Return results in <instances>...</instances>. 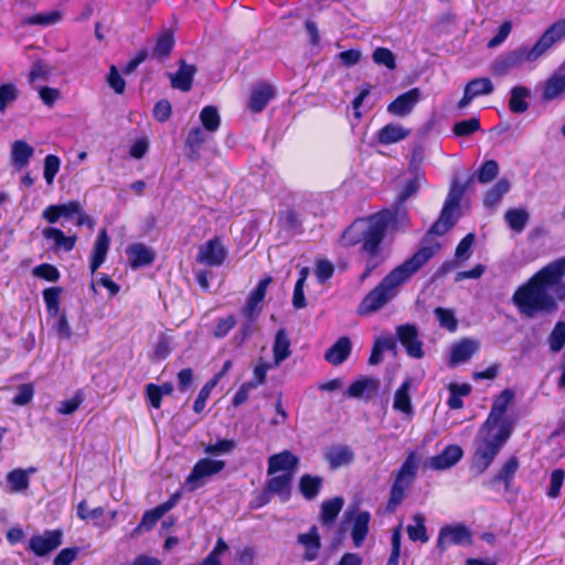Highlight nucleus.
Here are the masks:
<instances>
[{
    "label": "nucleus",
    "instance_id": "obj_1",
    "mask_svg": "<svg viewBox=\"0 0 565 565\" xmlns=\"http://www.w3.org/2000/svg\"><path fill=\"white\" fill-rule=\"evenodd\" d=\"M564 268L563 260H554L515 290L512 302L520 315L535 318L557 309L558 302L565 299Z\"/></svg>",
    "mask_w": 565,
    "mask_h": 565
},
{
    "label": "nucleus",
    "instance_id": "obj_2",
    "mask_svg": "<svg viewBox=\"0 0 565 565\" xmlns=\"http://www.w3.org/2000/svg\"><path fill=\"white\" fill-rule=\"evenodd\" d=\"M438 244L423 245L411 258L391 270L360 302L358 313L370 316L392 301L406 284L438 250Z\"/></svg>",
    "mask_w": 565,
    "mask_h": 565
},
{
    "label": "nucleus",
    "instance_id": "obj_3",
    "mask_svg": "<svg viewBox=\"0 0 565 565\" xmlns=\"http://www.w3.org/2000/svg\"><path fill=\"white\" fill-rule=\"evenodd\" d=\"M438 244L423 245L411 258L391 270L360 302L358 313L370 316L392 301L406 284L438 250Z\"/></svg>",
    "mask_w": 565,
    "mask_h": 565
},
{
    "label": "nucleus",
    "instance_id": "obj_4",
    "mask_svg": "<svg viewBox=\"0 0 565 565\" xmlns=\"http://www.w3.org/2000/svg\"><path fill=\"white\" fill-rule=\"evenodd\" d=\"M391 221L392 213L390 211H381L366 218L356 220L342 234L341 242L344 246H353L361 243L363 252L370 256L366 262V268L361 275V280H365L377 266L374 257L379 254L380 245Z\"/></svg>",
    "mask_w": 565,
    "mask_h": 565
},
{
    "label": "nucleus",
    "instance_id": "obj_5",
    "mask_svg": "<svg viewBox=\"0 0 565 565\" xmlns=\"http://www.w3.org/2000/svg\"><path fill=\"white\" fill-rule=\"evenodd\" d=\"M511 434L510 426H482L480 428L470 466L475 475L480 476L490 467Z\"/></svg>",
    "mask_w": 565,
    "mask_h": 565
},
{
    "label": "nucleus",
    "instance_id": "obj_6",
    "mask_svg": "<svg viewBox=\"0 0 565 565\" xmlns=\"http://www.w3.org/2000/svg\"><path fill=\"white\" fill-rule=\"evenodd\" d=\"M541 57L534 44L532 46L522 44L513 50L499 54L491 63L490 71L492 75L503 77L526 63L533 64L537 62Z\"/></svg>",
    "mask_w": 565,
    "mask_h": 565
},
{
    "label": "nucleus",
    "instance_id": "obj_7",
    "mask_svg": "<svg viewBox=\"0 0 565 565\" xmlns=\"http://www.w3.org/2000/svg\"><path fill=\"white\" fill-rule=\"evenodd\" d=\"M420 459L416 452L408 454L406 460L396 472L393 486L390 492V499L386 509L391 512L403 502L405 493L411 489L419 467Z\"/></svg>",
    "mask_w": 565,
    "mask_h": 565
},
{
    "label": "nucleus",
    "instance_id": "obj_8",
    "mask_svg": "<svg viewBox=\"0 0 565 565\" xmlns=\"http://www.w3.org/2000/svg\"><path fill=\"white\" fill-rule=\"evenodd\" d=\"M225 468V461L211 458L200 459L184 481L188 491L203 487L207 480Z\"/></svg>",
    "mask_w": 565,
    "mask_h": 565
},
{
    "label": "nucleus",
    "instance_id": "obj_9",
    "mask_svg": "<svg viewBox=\"0 0 565 565\" xmlns=\"http://www.w3.org/2000/svg\"><path fill=\"white\" fill-rule=\"evenodd\" d=\"M462 194L463 188L457 183H452L445 201L440 217L431 226L429 233L435 235H443L455 224L456 218L454 214L458 210Z\"/></svg>",
    "mask_w": 565,
    "mask_h": 565
},
{
    "label": "nucleus",
    "instance_id": "obj_10",
    "mask_svg": "<svg viewBox=\"0 0 565 565\" xmlns=\"http://www.w3.org/2000/svg\"><path fill=\"white\" fill-rule=\"evenodd\" d=\"M42 217L50 224H55L62 217L66 220L76 217L77 226L90 223V218L84 213L79 202L77 201L51 204L43 210Z\"/></svg>",
    "mask_w": 565,
    "mask_h": 565
},
{
    "label": "nucleus",
    "instance_id": "obj_11",
    "mask_svg": "<svg viewBox=\"0 0 565 565\" xmlns=\"http://www.w3.org/2000/svg\"><path fill=\"white\" fill-rule=\"evenodd\" d=\"M396 337L405 349L407 355L413 359H423L425 351L423 341L419 339V332L416 326L405 323L396 328Z\"/></svg>",
    "mask_w": 565,
    "mask_h": 565
},
{
    "label": "nucleus",
    "instance_id": "obj_12",
    "mask_svg": "<svg viewBox=\"0 0 565 565\" xmlns=\"http://www.w3.org/2000/svg\"><path fill=\"white\" fill-rule=\"evenodd\" d=\"M63 541L62 530H46L42 534L33 535L29 541V550L36 556H46L56 550Z\"/></svg>",
    "mask_w": 565,
    "mask_h": 565
},
{
    "label": "nucleus",
    "instance_id": "obj_13",
    "mask_svg": "<svg viewBox=\"0 0 565 565\" xmlns=\"http://www.w3.org/2000/svg\"><path fill=\"white\" fill-rule=\"evenodd\" d=\"M226 256L227 250L222 241L218 237H214L199 247L196 262L210 267H218L224 263Z\"/></svg>",
    "mask_w": 565,
    "mask_h": 565
},
{
    "label": "nucleus",
    "instance_id": "obj_14",
    "mask_svg": "<svg viewBox=\"0 0 565 565\" xmlns=\"http://www.w3.org/2000/svg\"><path fill=\"white\" fill-rule=\"evenodd\" d=\"M565 40V19L551 24L534 43L535 49L543 57L556 43Z\"/></svg>",
    "mask_w": 565,
    "mask_h": 565
},
{
    "label": "nucleus",
    "instance_id": "obj_15",
    "mask_svg": "<svg viewBox=\"0 0 565 565\" xmlns=\"http://www.w3.org/2000/svg\"><path fill=\"white\" fill-rule=\"evenodd\" d=\"M480 349V343L476 339L463 338L458 342H455L449 351L448 364L456 366L463 364L471 359Z\"/></svg>",
    "mask_w": 565,
    "mask_h": 565
},
{
    "label": "nucleus",
    "instance_id": "obj_16",
    "mask_svg": "<svg viewBox=\"0 0 565 565\" xmlns=\"http://www.w3.org/2000/svg\"><path fill=\"white\" fill-rule=\"evenodd\" d=\"M494 86L490 78L478 77L467 83L463 90V96L458 103L459 109H465L471 102L480 96L490 95Z\"/></svg>",
    "mask_w": 565,
    "mask_h": 565
},
{
    "label": "nucleus",
    "instance_id": "obj_17",
    "mask_svg": "<svg viewBox=\"0 0 565 565\" xmlns=\"http://www.w3.org/2000/svg\"><path fill=\"white\" fill-rule=\"evenodd\" d=\"M380 388V381L375 377L362 376L355 380L347 390L348 397L369 401Z\"/></svg>",
    "mask_w": 565,
    "mask_h": 565
},
{
    "label": "nucleus",
    "instance_id": "obj_18",
    "mask_svg": "<svg viewBox=\"0 0 565 565\" xmlns=\"http://www.w3.org/2000/svg\"><path fill=\"white\" fill-rule=\"evenodd\" d=\"M471 543L470 530L461 524L441 527L438 536V545L445 547L450 544L462 545Z\"/></svg>",
    "mask_w": 565,
    "mask_h": 565
},
{
    "label": "nucleus",
    "instance_id": "obj_19",
    "mask_svg": "<svg viewBox=\"0 0 565 565\" xmlns=\"http://www.w3.org/2000/svg\"><path fill=\"white\" fill-rule=\"evenodd\" d=\"M462 456L463 451L459 446L449 445L439 455L430 457L426 466L433 470H446L454 467Z\"/></svg>",
    "mask_w": 565,
    "mask_h": 565
},
{
    "label": "nucleus",
    "instance_id": "obj_20",
    "mask_svg": "<svg viewBox=\"0 0 565 565\" xmlns=\"http://www.w3.org/2000/svg\"><path fill=\"white\" fill-rule=\"evenodd\" d=\"M299 463V458L288 450H284L279 454L273 455L268 458V475H275L277 472L294 473Z\"/></svg>",
    "mask_w": 565,
    "mask_h": 565
},
{
    "label": "nucleus",
    "instance_id": "obj_21",
    "mask_svg": "<svg viewBox=\"0 0 565 565\" xmlns=\"http://www.w3.org/2000/svg\"><path fill=\"white\" fill-rule=\"evenodd\" d=\"M276 89L273 85L267 83L256 84L248 98V108L253 113H260L265 109L268 103L275 97Z\"/></svg>",
    "mask_w": 565,
    "mask_h": 565
},
{
    "label": "nucleus",
    "instance_id": "obj_22",
    "mask_svg": "<svg viewBox=\"0 0 565 565\" xmlns=\"http://www.w3.org/2000/svg\"><path fill=\"white\" fill-rule=\"evenodd\" d=\"M420 93L418 88H412L408 92L399 95L388 106L387 111L391 115L404 117L408 115L416 104L419 102Z\"/></svg>",
    "mask_w": 565,
    "mask_h": 565
},
{
    "label": "nucleus",
    "instance_id": "obj_23",
    "mask_svg": "<svg viewBox=\"0 0 565 565\" xmlns=\"http://www.w3.org/2000/svg\"><path fill=\"white\" fill-rule=\"evenodd\" d=\"M110 246V239L105 228L100 230L97 238L94 243L89 268L92 274H94L105 262L108 249Z\"/></svg>",
    "mask_w": 565,
    "mask_h": 565
},
{
    "label": "nucleus",
    "instance_id": "obj_24",
    "mask_svg": "<svg viewBox=\"0 0 565 565\" xmlns=\"http://www.w3.org/2000/svg\"><path fill=\"white\" fill-rule=\"evenodd\" d=\"M42 235L46 241L53 243V248L64 252H71L77 241L76 235H65L60 228L53 226L44 228Z\"/></svg>",
    "mask_w": 565,
    "mask_h": 565
},
{
    "label": "nucleus",
    "instance_id": "obj_25",
    "mask_svg": "<svg viewBox=\"0 0 565 565\" xmlns=\"http://www.w3.org/2000/svg\"><path fill=\"white\" fill-rule=\"evenodd\" d=\"M411 130L401 124H387L377 131L376 139L381 145H392L406 139Z\"/></svg>",
    "mask_w": 565,
    "mask_h": 565
},
{
    "label": "nucleus",
    "instance_id": "obj_26",
    "mask_svg": "<svg viewBox=\"0 0 565 565\" xmlns=\"http://www.w3.org/2000/svg\"><path fill=\"white\" fill-rule=\"evenodd\" d=\"M127 256L132 268H139L150 265L154 259V253L151 248L141 243H136L127 248Z\"/></svg>",
    "mask_w": 565,
    "mask_h": 565
},
{
    "label": "nucleus",
    "instance_id": "obj_27",
    "mask_svg": "<svg viewBox=\"0 0 565 565\" xmlns=\"http://www.w3.org/2000/svg\"><path fill=\"white\" fill-rule=\"evenodd\" d=\"M324 458L332 469H337L349 465L353 460L354 454L350 447L337 445L324 450Z\"/></svg>",
    "mask_w": 565,
    "mask_h": 565
},
{
    "label": "nucleus",
    "instance_id": "obj_28",
    "mask_svg": "<svg viewBox=\"0 0 565 565\" xmlns=\"http://www.w3.org/2000/svg\"><path fill=\"white\" fill-rule=\"evenodd\" d=\"M291 473H282L270 478L266 483V492L280 497L282 501H287L291 493Z\"/></svg>",
    "mask_w": 565,
    "mask_h": 565
},
{
    "label": "nucleus",
    "instance_id": "obj_29",
    "mask_svg": "<svg viewBox=\"0 0 565 565\" xmlns=\"http://www.w3.org/2000/svg\"><path fill=\"white\" fill-rule=\"evenodd\" d=\"M291 355L290 340L285 329L276 332L273 343V363L279 366L285 360Z\"/></svg>",
    "mask_w": 565,
    "mask_h": 565
},
{
    "label": "nucleus",
    "instance_id": "obj_30",
    "mask_svg": "<svg viewBox=\"0 0 565 565\" xmlns=\"http://www.w3.org/2000/svg\"><path fill=\"white\" fill-rule=\"evenodd\" d=\"M352 351V343L348 337H341L326 352V360L333 364H342Z\"/></svg>",
    "mask_w": 565,
    "mask_h": 565
},
{
    "label": "nucleus",
    "instance_id": "obj_31",
    "mask_svg": "<svg viewBox=\"0 0 565 565\" xmlns=\"http://www.w3.org/2000/svg\"><path fill=\"white\" fill-rule=\"evenodd\" d=\"M514 398V393L512 390L507 388L501 392V394L493 401L492 408L486 424H499V422L504 416L509 406L512 404Z\"/></svg>",
    "mask_w": 565,
    "mask_h": 565
},
{
    "label": "nucleus",
    "instance_id": "obj_32",
    "mask_svg": "<svg viewBox=\"0 0 565 565\" xmlns=\"http://www.w3.org/2000/svg\"><path fill=\"white\" fill-rule=\"evenodd\" d=\"M210 131L203 127H192L185 138V146L189 148V158L196 160L200 157V149L202 145L209 139Z\"/></svg>",
    "mask_w": 565,
    "mask_h": 565
},
{
    "label": "nucleus",
    "instance_id": "obj_33",
    "mask_svg": "<svg viewBox=\"0 0 565 565\" xmlns=\"http://www.w3.org/2000/svg\"><path fill=\"white\" fill-rule=\"evenodd\" d=\"M195 71L193 65H189L182 61L178 72L170 75L172 87L182 92H189L192 87Z\"/></svg>",
    "mask_w": 565,
    "mask_h": 565
},
{
    "label": "nucleus",
    "instance_id": "obj_34",
    "mask_svg": "<svg viewBox=\"0 0 565 565\" xmlns=\"http://www.w3.org/2000/svg\"><path fill=\"white\" fill-rule=\"evenodd\" d=\"M36 472V469L31 467L26 470L24 469H13L7 475V482L9 487V492H21L29 488L30 484V475Z\"/></svg>",
    "mask_w": 565,
    "mask_h": 565
},
{
    "label": "nucleus",
    "instance_id": "obj_35",
    "mask_svg": "<svg viewBox=\"0 0 565 565\" xmlns=\"http://www.w3.org/2000/svg\"><path fill=\"white\" fill-rule=\"evenodd\" d=\"M531 96V90L522 85H516L510 90L509 109L513 114H523L529 108L527 99Z\"/></svg>",
    "mask_w": 565,
    "mask_h": 565
},
{
    "label": "nucleus",
    "instance_id": "obj_36",
    "mask_svg": "<svg viewBox=\"0 0 565 565\" xmlns=\"http://www.w3.org/2000/svg\"><path fill=\"white\" fill-rule=\"evenodd\" d=\"M298 542L306 547L303 558L307 562L315 561L320 550V537L317 526H312L308 533L300 534Z\"/></svg>",
    "mask_w": 565,
    "mask_h": 565
},
{
    "label": "nucleus",
    "instance_id": "obj_37",
    "mask_svg": "<svg viewBox=\"0 0 565 565\" xmlns=\"http://www.w3.org/2000/svg\"><path fill=\"white\" fill-rule=\"evenodd\" d=\"M34 149L23 140H17L11 145V161L17 169H23L30 162Z\"/></svg>",
    "mask_w": 565,
    "mask_h": 565
},
{
    "label": "nucleus",
    "instance_id": "obj_38",
    "mask_svg": "<svg viewBox=\"0 0 565 565\" xmlns=\"http://www.w3.org/2000/svg\"><path fill=\"white\" fill-rule=\"evenodd\" d=\"M371 514L366 511H360L353 519L352 540L355 546H361L369 533Z\"/></svg>",
    "mask_w": 565,
    "mask_h": 565
},
{
    "label": "nucleus",
    "instance_id": "obj_39",
    "mask_svg": "<svg viewBox=\"0 0 565 565\" xmlns=\"http://www.w3.org/2000/svg\"><path fill=\"white\" fill-rule=\"evenodd\" d=\"M396 347V341L393 335H380L375 339L371 355L369 358V364L376 365L383 360V353L385 351H393Z\"/></svg>",
    "mask_w": 565,
    "mask_h": 565
},
{
    "label": "nucleus",
    "instance_id": "obj_40",
    "mask_svg": "<svg viewBox=\"0 0 565 565\" xmlns=\"http://www.w3.org/2000/svg\"><path fill=\"white\" fill-rule=\"evenodd\" d=\"M412 387V379L407 377L402 385L397 388L394 395V409L404 414L412 413V403L409 396V390Z\"/></svg>",
    "mask_w": 565,
    "mask_h": 565
},
{
    "label": "nucleus",
    "instance_id": "obj_41",
    "mask_svg": "<svg viewBox=\"0 0 565 565\" xmlns=\"http://www.w3.org/2000/svg\"><path fill=\"white\" fill-rule=\"evenodd\" d=\"M322 483L319 476L303 475L299 480V491L307 500H312L319 494Z\"/></svg>",
    "mask_w": 565,
    "mask_h": 565
},
{
    "label": "nucleus",
    "instance_id": "obj_42",
    "mask_svg": "<svg viewBox=\"0 0 565 565\" xmlns=\"http://www.w3.org/2000/svg\"><path fill=\"white\" fill-rule=\"evenodd\" d=\"M510 182L507 179L499 180L486 194L483 203L488 209L495 207L502 198L510 191Z\"/></svg>",
    "mask_w": 565,
    "mask_h": 565
},
{
    "label": "nucleus",
    "instance_id": "obj_43",
    "mask_svg": "<svg viewBox=\"0 0 565 565\" xmlns=\"http://www.w3.org/2000/svg\"><path fill=\"white\" fill-rule=\"evenodd\" d=\"M565 90V74L555 73L544 84L543 99L553 100Z\"/></svg>",
    "mask_w": 565,
    "mask_h": 565
},
{
    "label": "nucleus",
    "instance_id": "obj_44",
    "mask_svg": "<svg viewBox=\"0 0 565 565\" xmlns=\"http://www.w3.org/2000/svg\"><path fill=\"white\" fill-rule=\"evenodd\" d=\"M199 118L202 127L206 131H210V134L216 132L221 126V116L215 106L209 105L203 107L200 111Z\"/></svg>",
    "mask_w": 565,
    "mask_h": 565
},
{
    "label": "nucleus",
    "instance_id": "obj_45",
    "mask_svg": "<svg viewBox=\"0 0 565 565\" xmlns=\"http://www.w3.org/2000/svg\"><path fill=\"white\" fill-rule=\"evenodd\" d=\"M344 501L340 497L327 500L321 505V522L323 525H331L342 510Z\"/></svg>",
    "mask_w": 565,
    "mask_h": 565
},
{
    "label": "nucleus",
    "instance_id": "obj_46",
    "mask_svg": "<svg viewBox=\"0 0 565 565\" xmlns=\"http://www.w3.org/2000/svg\"><path fill=\"white\" fill-rule=\"evenodd\" d=\"M425 515L423 513H416L413 515V524L407 525L406 532L411 541H419L422 543L428 542L427 530L425 526Z\"/></svg>",
    "mask_w": 565,
    "mask_h": 565
},
{
    "label": "nucleus",
    "instance_id": "obj_47",
    "mask_svg": "<svg viewBox=\"0 0 565 565\" xmlns=\"http://www.w3.org/2000/svg\"><path fill=\"white\" fill-rule=\"evenodd\" d=\"M519 459L515 456L509 458L501 467L500 471L492 479V483L503 482L508 489L519 469Z\"/></svg>",
    "mask_w": 565,
    "mask_h": 565
},
{
    "label": "nucleus",
    "instance_id": "obj_48",
    "mask_svg": "<svg viewBox=\"0 0 565 565\" xmlns=\"http://www.w3.org/2000/svg\"><path fill=\"white\" fill-rule=\"evenodd\" d=\"M164 515V509L157 511V509L145 512L138 526L131 532V537H137L145 532L150 531L156 523Z\"/></svg>",
    "mask_w": 565,
    "mask_h": 565
},
{
    "label": "nucleus",
    "instance_id": "obj_49",
    "mask_svg": "<svg viewBox=\"0 0 565 565\" xmlns=\"http://www.w3.org/2000/svg\"><path fill=\"white\" fill-rule=\"evenodd\" d=\"M448 390H449L450 396L447 401V404L450 408L458 409V408L462 407L461 398L463 396H467L470 394L471 386H470V384H467V383H462V384L451 383V384H449Z\"/></svg>",
    "mask_w": 565,
    "mask_h": 565
},
{
    "label": "nucleus",
    "instance_id": "obj_50",
    "mask_svg": "<svg viewBox=\"0 0 565 565\" xmlns=\"http://www.w3.org/2000/svg\"><path fill=\"white\" fill-rule=\"evenodd\" d=\"M62 13L57 10L41 12L23 20V24L49 26L61 21Z\"/></svg>",
    "mask_w": 565,
    "mask_h": 565
},
{
    "label": "nucleus",
    "instance_id": "obj_51",
    "mask_svg": "<svg viewBox=\"0 0 565 565\" xmlns=\"http://www.w3.org/2000/svg\"><path fill=\"white\" fill-rule=\"evenodd\" d=\"M504 218L511 230L521 233L529 221V213L523 209H511L507 211Z\"/></svg>",
    "mask_w": 565,
    "mask_h": 565
},
{
    "label": "nucleus",
    "instance_id": "obj_52",
    "mask_svg": "<svg viewBox=\"0 0 565 565\" xmlns=\"http://www.w3.org/2000/svg\"><path fill=\"white\" fill-rule=\"evenodd\" d=\"M278 366L274 365L271 361H265L263 359H259L253 369V380L248 382L250 384H254L256 388L260 385H264L266 383L268 371Z\"/></svg>",
    "mask_w": 565,
    "mask_h": 565
},
{
    "label": "nucleus",
    "instance_id": "obj_53",
    "mask_svg": "<svg viewBox=\"0 0 565 565\" xmlns=\"http://www.w3.org/2000/svg\"><path fill=\"white\" fill-rule=\"evenodd\" d=\"M61 294L62 288L60 287H50L43 291V300L50 316H58Z\"/></svg>",
    "mask_w": 565,
    "mask_h": 565
},
{
    "label": "nucleus",
    "instance_id": "obj_54",
    "mask_svg": "<svg viewBox=\"0 0 565 565\" xmlns=\"http://www.w3.org/2000/svg\"><path fill=\"white\" fill-rule=\"evenodd\" d=\"M173 45L174 39L172 33L166 31L158 36L152 54L156 57H166L170 54Z\"/></svg>",
    "mask_w": 565,
    "mask_h": 565
},
{
    "label": "nucleus",
    "instance_id": "obj_55",
    "mask_svg": "<svg viewBox=\"0 0 565 565\" xmlns=\"http://www.w3.org/2000/svg\"><path fill=\"white\" fill-rule=\"evenodd\" d=\"M565 344V322L558 321L548 337L550 350L554 353L559 352Z\"/></svg>",
    "mask_w": 565,
    "mask_h": 565
},
{
    "label": "nucleus",
    "instance_id": "obj_56",
    "mask_svg": "<svg viewBox=\"0 0 565 565\" xmlns=\"http://www.w3.org/2000/svg\"><path fill=\"white\" fill-rule=\"evenodd\" d=\"M434 313L441 328L450 332L456 331L458 321L452 310L438 307L434 310Z\"/></svg>",
    "mask_w": 565,
    "mask_h": 565
},
{
    "label": "nucleus",
    "instance_id": "obj_57",
    "mask_svg": "<svg viewBox=\"0 0 565 565\" xmlns=\"http://www.w3.org/2000/svg\"><path fill=\"white\" fill-rule=\"evenodd\" d=\"M216 385L217 383L212 379L203 385L193 404V411L195 413L200 414L205 409L206 402L209 401L211 393L216 387Z\"/></svg>",
    "mask_w": 565,
    "mask_h": 565
},
{
    "label": "nucleus",
    "instance_id": "obj_58",
    "mask_svg": "<svg viewBox=\"0 0 565 565\" xmlns=\"http://www.w3.org/2000/svg\"><path fill=\"white\" fill-rule=\"evenodd\" d=\"M61 160L55 154H47L44 159L43 175L49 185H51L60 171Z\"/></svg>",
    "mask_w": 565,
    "mask_h": 565
},
{
    "label": "nucleus",
    "instance_id": "obj_59",
    "mask_svg": "<svg viewBox=\"0 0 565 565\" xmlns=\"http://www.w3.org/2000/svg\"><path fill=\"white\" fill-rule=\"evenodd\" d=\"M278 222L284 230H286L288 232H292V233H295L298 230V227L300 226V221L298 218V215L291 209H287L282 212H280V214L278 216Z\"/></svg>",
    "mask_w": 565,
    "mask_h": 565
},
{
    "label": "nucleus",
    "instance_id": "obj_60",
    "mask_svg": "<svg viewBox=\"0 0 565 565\" xmlns=\"http://www.w3.org/2000/svg\"><path fill=\"white\" fill-rule=\"evenodd\" d=\"M373 61L377 65H384L388 70L396 67L395 56L393 52L386 47H376L373 52Z\"/></svg>",
    "mask_w": 565,
    "mask_h": 565
},
{
    "label": "nucleus",
    "instance_id": "obj_61",
    "mask_svg": "<svg viewBox=\"0 0 565 565\" xmlns=\"http://www.w3.org/2000/svg\"><path fill=\"white\" fill-rule=\"evenodd\" d=\"M564 479L565 471L563 469H555L552 471L550 477V486L546 492L548 498L555 499L559 497Z\"/></svg>",
    "mask_w": 565,
    "mask_h": 565
},
{
    "label": "nucleus",
    "instance_id": "obj_62",
    "mask_svg": "<svg viewBox=\"0 0 565 565\" xmlns=\"http://www.w3.org/2000/svg\"><path fill=\"white\" fill-rule=\"evenodd\" d=\"M33 276L47 281H57L60 278L58 269L51 264H41L32 269Z\"/></svg>",
    "mask_w": 565,
    "mask_h": 565
},
{
    "label": "nucleus",
    "instance_id": "obj_63",
    "mask_svg": "<svg viewBox=\"0 0 565 565\" xmlns=\"http://www.w3.org/2000/svg\"><path fill=\"white\" fill-rule=\"evenodd\" d=\"M19 96L18 88L13 84H2L0 86V111L3 113L8 105L13 103Z\"/></svg>",
    "mask_w": 565,
    "mask_h": 565
},
{
    "label": "nucleus",
    "instance_id": "obj_64",
    "mask_svg": "<svg viewBox=\"0 0 565 565\" xmlns=\"http://www.w3.org/2000/svg\"><path fill=\"white\" fill-rule=\"evenodd\" d=\"M499 173V166L494 160L486 161L478 172V181L480 183H489L492 181Z\"/></svg>",
    "mask_w": 565,
    "mask_h": 565
}]
</instances>
